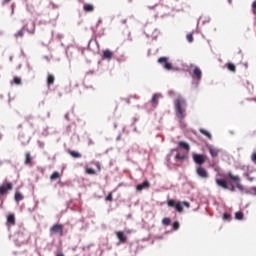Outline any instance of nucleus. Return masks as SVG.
<instances>
[{"label":"nucleus","mask_w":256,"mask_h":256,"mask_svg":"<svg viewBox=\"0 0 256 256\" xmlns=\"http://www.w3.org/2000/svg\"><path fill=\"white\" fill-rule=\"evenodd\" d=\"M50 235H59L63 237V225L62 224H55L50 228Z\"/></svg>","instance_id":"nucleus-5"},{"label":"nucleus","mask_w":256,"mask_h":256,"mask_svg":"<svg viewBox=\"0 0 256 256\" xmlns=\"http://www.w3.org/2000/svg\"><path fill=\"white\" fill-rule=\"evenodd\" d=\"M245 175V177H249V174L248 173H246V174H244Z\"/></svg>","instance_id":"nucleus-45"},{"label":"nucleus","mask_w":256,"mask_h":256,"mask_svg":"<svg viewBox=\"0 0 256 256\" xmlns=\"http://www.w3.org/2000/svg\"><path fill=\"white\" fill-rule=\"evenodd\" d=\"M167 61H169V58L167 57H160L158 59V63H160V65L164 64V69H166L167 71H171V69H173V65Z\"/></svg>","instance_id":"nucleus-7"},{"label":"nucleus","mask_w":256,"mask_h":256,"mask_svg":"<svg viewBox=\"0 0 256 256\" xmlns=\"http://www.w3.org/2000/svg\"><path fill=\"white\" fill-rule=\"evenodd\" d=\"M216 185L222 189H229V184H227V180L225 179H216Z\"/></svg>","instance_id":"nucleus-13"},{"label":"nucleus","mask_w":256,"mask_h":256,"mask_svg":"<svg viewBox=\"0 0 256 256\" xmlns=\"http://www.w3.org/2000/svg\"><path fill=\"white\" fill-rule=\"evenodd\" d=\"M193 161L197 165H203L207 161V157L203 154H193Z\"/></svg>","instance_id":"nucleus-6"},{"label":"nucleus","mask_w":256,"mask_h":256,"mask_svg":"<svg viewBox=\"0 0 256 256\" xmlns=\"http://www.w3.org/2000/svg\"><path fill=\"white\" fill-rule=\"evenodd\" d=\"M85 173H87V175H96L97 174V172L93 168H86Z\"/></svg>","instance_id":"nucleus-29"},{"label":"nucleus","mask_w":256,"mask_h":256,"mask_svg":"<svg viewBox=\"0 0 256 256\" xmlns=\"http://www.w3.org/2000/svg\"><path fill=\"white\" fill-rule=\"evenodd\" d=\"M178 145H179L180 149H184L185 151H190V149H191V146H189V143H187V142L180 141L178 143Z\"/></svg>","instance_id":"nucleus-19"},{"label":"nucleus","mask_w":256,"mask_h":256,"mask_svg":"<svg viewBox=\"0 0 256 256\" xmlns=\"http://www.w3.org/2000/svg\"><path fill=\"white\" fill-rule=\"evenodd\" d=\"M83 9L86 13H93L95 6H93V4H84Z\"/></svg>","instance_id":"nucleus-18"},{"label":"nucleus","mask_w":256,"mask_h":256,"mask_svg":"<svg viewBox=\"0 0 256 256\" xmlns=\"http://www.w3.org/2000/svg\"><path fill=\"white\" fill-rule=\"evenodd\" d=\"M116 237L120 241V243H127V235L123 231H117Z\"/></svg>","instance_id":"nucleus-10"},{"label":"nucleus","mask_w":256,"mask_h":256,"mask_svg":"<svg viewBox=\"0 0 256 256\" xmlns=\"http://www.w3.org/2000/svg\"><path fill=\"white\" fill-rule=\"evenodd\" d=\"M159 99H161L160 94H154L152 96V99L150 101V103L152 104V107H157V105H159Z\"/></svg>","instance_id":"nucleus-14"},{"label":"nucleus","mask_w":256,"mask_h":256,"mask_svg":"<svg viewBox=\"0 0 256 256\" xmlns=\"http://www.w3.org/2000/svg\"><path fill=\"white\" fill-rule=\"evenodd\" d=\"M9 191H13V183L5 180L3 185L0 186V195H7Z\"/></svg>","instance_id":"nucleus-4"},{"label":"nucleus","mask_w":256,"mask_h":256,"mask_svg":"<svg viewBox=\"0 0 256 256\" xmlns=\"http://www.w3.org/2000/svg\"><path fill=\"white\" fill-rule=\"evenodd\" d=\"M102 53H103L102 54L103 59H108V60L113 59V52L111 50H103Z\"/></svg>","instance_id":"nucleus-17"},{"label":"nucleus","mask_w":256,"mask_h":256,"mask_svg":"<svg viewBox=\"0 0 256 256\" xmlns=\"http://www.w3.org/2000/svg\"><path fill=\"white\" fill-rule=\"evenodd\" d=\"M23 83V81L21 80V78L15 76L13 78V81L11 82V85H21Z\"/></svg>","instance_id":"nucleus-25"},{"label":"nucleus","mask_w":256,"mask_h":256,"mask_svg":"<svg viewBox=\"0 0 256 256\" xmlns=\"http://www.w3.org/2000/svg\"><path fill=\"white\" fill-rule=\"evenodd\" d=\"M31 161H33V157H31V153L27 152L25 155V164L29 165L31 164Z\"/></svg>","instance_id":"nucleus-24"},{"label":"nucleus","mask_w":256,"mask_h":256,"mask_svg":"<svg viewBox=\"0 0 256 256\" xmlns=\"http://www.w3.org/2000/svg\"><path fill=\"white\" fill-rule=\"evenodd\" d=\"M53 83H55V75L48 74V76H47V85H48V87H51V85H53Z\"/></svg>","instance_id":"nucleus-21"},{"label":"nucleus","mask_w":256,"mask_h":256,"mask_svg":"<svg viewBox=\"0 0 256 256\" xmlns=\"http://www.w3.org/2000/svg\"><path fill=\"white\" fill-rule=\"evenodd\" d=\"M208 151H209L211 157H218L219 156L220 150L215 148V147H213V146H209L208 147Z\"/></svg>","instance_id":"nucleus-15"},{"label":"nucleus","mask_w":256,"mask_h":256,"mask_svg":"<svg viewBox=\"0 0 256 256\" xmlns=\"http://www.w3.org/2000/svg\"><path fill=\"white\" fill-rule=\"evenodd\" d=\"M223 220H224V221H231V214H229V213H224V214H223Z\"/></svg>","instance_id":"nucleus-31"},{"label":"nucleus","mask_w":256,"mask_h":256,"mask_svg":"<svg viewBox=\"0 0 256 256\" xmlns=\"http://www.w3.org/2000/svg\"><path fill=\"white\" fill-rule=\"evenodd\" d=\"M56 256H65V254H63V252H58L56 253Z\"/></svg>","instance_id":"nucleus-41"},{"label":"nucleus","mask_w":256,"mask_h":256,"mask_svg":"<svg viewBox=\"0 0 256 256\" xmlns=\"http://www.w3.org/2000/svg\"><path fill=\"white\" fill-rule=\"evenodd\" d=\"M27 30V25H24L22 27V29L18 30L15 34H14V37L15 39H23L24 35H25V32Z\"/></svg>","instance_id":"nucleus-11"},{"label":"nucleus","mask_w":256,"mask_h":256,"mask_svg":"<svg viewBox=\"0 0 256 256\" xmlns=\"http://www.w3.org/2000/svg\"><path fill=\"white\" fill-rule=\"evenodd\" d=\"M105 201H113V192H110L109 194H108V197H106L105 198Z\"/></svg>","instance_id":"nucleus-34"},{"label":"nucleus","mask_w":256,"mask_h":256,"mask_svg":"<svg viewBox=\"0 0 256 256\" xmlns=\"http://www.w3.org/2000/svg\"><path fill=\"white\" fill-rule=\"evenodd\" d=\"M151 187V183L147 180H145L142 184H138L136 186L137 191H143V189H149Z\"/></svg>","instance_id":"nucleus-12"},{"label":"nucleus","mask_w":256,"mask_h":256,"mask_svg":"<svg viewBox=\"0 0 256 256\" xmlns=\"http://www.w3.org/2000/svg\"><path fill=\"white\" fill-rule=\"evenodd\" d=\"M228 3L231 5V3H233V0H228Z\"/></svg>","instance_id":"nucleus-44"},{"label":"nucleus","mask_w":256,"mask_h":256,"mask_svg":"<svg viewBox=\"0 0 256 256\" xmlns=\"http://www.w3.org/2000/svg\"><path fill=\"white\" fill-rule=\"evenodd\" d=\"M28 31V33L30 34V35H34L35 34V28H33L32 30H27Z\"/></svg>","instance_id":"nucleus-39"},{"label":"nucleus","mask_w":256,"mask_h":256,"mask_svg":"<svg viewBox=\"0 0 256 256\" xmlns=\"http://www.w3.org/2000/svg\"><path fill=\"white\" fill-rule=\"evenodd\" d=\"M69 155L73 157L74 159H81L82 155L81 153L74 151V150H68Z\"/></svg>","instance_id":"nucleus-20"},{"label":"nucleus","mask_w":256,"mask_h":256,"mask_svg":"<svg viewBox=\"0 0 256 256\" xmlns=\"http://www.w3.org/2000/svg\"><path fill=\"white\" fill-rule=\"evenodd\" d=\"M226 67L228 69V71H231L232 73H235V71H237V67L235 66V64L233 63H227Z\"/></svg>","instance_id":"nucleus-22"},{"label":"nucleus","mask_w":256,"mask_h":256,"mask_svg":"<svg viewBox=\"0 0 256 256\" xmlns=\"http://www.w3.org/2000/svg\"><path fill=\"white\" fill-rule=\"evenodd\" d=\"M230 191H232V192L235 191V186L234 185L231 186Z\"/></svg>","instance_id":"nucleus-43"},{"label":"nucleus","mask_w":256,"mask_h":256,"mask_svg":"<svg viewBox=\"0 0 256 256\" xmlns=\"http://www.w3.org/2000/svg\"><path fill=\"white\" fill-rule=\"evenodd\" d=\"M181 204H182V207H183V205H184V207H190L191 206L189 204V202H187V201L181 202Z\"/></svg>","instance_id":"nucleus-37"},{"label":"nucleus","mask_w":256,"mask_h":256,"mask_svg":"<svg viewBox=\"0 0 256 256\" xmlns=\"http://www.w3.org/2000/svg\"><path fill=\"white\" fill-rule=\"evenodd\" d=\"M16 221H15V214H9L7 216V225H9L10 227H13L15 225Z\"/></svg>","instance_id":"nucleus-16"},{"label":"nucleus","mask_w":256,"mask_h":256,"mask_svg":"<svg viewBox=\"0 0 256 256\" xmlns=\"http://www.w3.org/2000/svg\"><path fill=\"white\" fill-rule=\"evenodd\" d=\"M7 3H11V0H3L2 5H7Z\"/></svg>","instance_id":"nucleus-40"},{"label":"nucleus","mask_w":256,"mask_h":256,"mask_svg":"<svg viewBox=\"0 0 256 256\" xmlns=\"http://www.w3.org/2000/svg\"><path fill=\"white\" fill-rule=\"evenodd\" d=\"M254 14H256V11L254 10Z\"/></svg>","instance_id":"nucleus-47"},{"label":"nucleus","mask_w":256,"mask_h":256,"mask_svg":"<svg viewBox=\"0 0 256 256\" xmlns=\"http://www.w3.org/2000/svg\"><path fill=\"white\" fill-rule=\"evenodd\" d=\"M200 133H201L202 135H205V137H208L209 139H212L211 133H209V131H207V130L201 128V129H200Z\"/></svg>","instance_id":"nucleus-27"},{"label":"nucleus","mask_w":256,"mask_h":256,"mask_svg":"<svg viewBox=\"0 0 256 256\" xmlns=\"http://www.w3.org/2000/svg\"><path fill=\"white\" fill-rule=\"evenodd\" d=\"M201 77H203V72L201 71V68L195 66L192 73V78L196 79L197 81H201Z\"/></svg>","instance_id":"nucleus-9"},{"label":"nucleus","mask_w":256,"mask_h":256,"mask_svg":"<svg viewBox=\"0 0 256 256\" xmlns=\"http://www.w3.org/2000/svg\"><path fill=\"white\" fill-rule=\"evenodd\" d=\"M14 199L17 203H19V201H23V194H21V192H15Z\"/></svg>","instance_id":"nucleus-23"},{"label":"nucleus","mask_w":256,"mask_h":256,"mask_svg":"<svg viewBox=\"0 0 256 256\" xmlns=\"http://www.w3.org/2000/svg\"><path fill=\"white\" fill-rule=\"evenodd\" d=\"M187 41L188 43H193V34L189 33L186 35Z\"/></svg>","instance_id":"nucleus-33"},{"label":"nucleus","mask_w":256,"mask_h":256,"mask_svg":"<svg viewBox=\"0 0 256 256\" xmlns=\"http://www.w3.org/2000/svg\"><path fill=\"white\" fill-rule=\"evenodd\" d=\"M172 227H173L174 231H177V229H179V227H180L179 222H174Z\"/></svg>","instance_id":"nucleus-36"},{"label":"nucleus","mask_w":256,"mask_h":256,"mask_svg":"<svg viewBox=\"0 0 256 256\" xmlns=\"http://www.w3.org/2000/svg\"><path fill=\"white\" fill-rule=\"evenodd\" d=\"M59 177H61V174H59V172L55 171L51 174L50 179H51V181H55V179H59Z\"/></svg>","instance_id":"nucleus-26"},{"label":"nucleus","mask_w":256,"mask_h":256,"mask_svg":"<svg viewBox=\"0 0 256 256\" xmlns=\"http://www.w3.org/2000/svg\"><path fill=\"white\" fill-rule=\"evenodd\" d=\"M252 8H253V9H256V1H254V2L252 3Z\"/></svg>","instance_id":"nucleus-42"},{"label":"nucleus","mask_w":256,"mask_h":256,"mask_svg":"<svg viewBox=\"0 0 256 256\" xmlns=\"http://www.w3.org/2000/svg\"><path fill=\"white\" fill-rule=\"evenodd\" d=\"M185 159H186L185 155L176 154V156H175L176 161H183Z\"/></svg>","instance_id":"nucleus-30"},{"label":"nucleus","mask_w":256,"mask_h":256,"mask_svg":"<svg viewBox=\"0 0 256 256\" xmlns=\"http://www.w3.org/2000/svg\"><path fill=\"white\" fill-rule=\"evenodd\" d=\"M175 109H176V116L180 121H183L185 119V106L187 105V102L182 97H179L175 100Z\"/></svg>","instance_id":"nucleus-1"},{"label":"nucleus","mask_w":256,"mask_h":256,"mask_svg":"<svg viewBox=\"0 0 256 256\" xmlns=\"http://www.w3.org/2000/svg\"><path fill=\"white\" fill-rule=\"evenodd\" d=\"M196 173L198 177H201V179H209V172H207V170L203 168V166H199L196 169Z\"/></svg>","instance_id":"nucleus-8"},{"label":"nucleus","mask_w":256,"mask_h":256,"mask_svg":"<svg viewBox=\"0 0 256 256\" xmlns=\"http://www.w3.org/2000/svg\"><path fill=\"white\" fill-rule=\"evenodd\" d=\"M243 217H244L243 212L238 211V212L235 213V219H237L238 221L243 220Z\"/></svg>","instance_id":"nucleus-28"},{"label":"nucleus","mask_w":256,"mask_h":256,"mask_svg":"<svg viewBox=\"0 0 256 256\" xmlns=\"http://www.w3.org/2000/svg\"><path fill=\"white\" fill-rule=\"evenodd\" d=\"M251 161L256 165V152H253L251 155Z\"/></svg>","instance_id":"nucleus-35"},{"label":"nucleus","mask_w":256,"mask_h":256,"mask_svg":"<svg viewBox=\"0 0 256 256\" xmlns=\"http://www.w3.org/2000/svg\"><path fill=\"white\" fill-rule=\"evenodd\" d=\"M168 207H172L178 211V213H183V204L181 202H177L174 199H169L167 201Z\"/></svg>","instance_id":"nucleus-3"},{"label":"nucleus","mask_w":256,"mask_h":256,"mask_svg":"<svg viewBox=\"0 0 256 256\" xmlns=\"http://www.w3.org/2000/svg\"><path fill=\"white\" fill-rule=\"evenodd\" d=\"M249 179V181H253V178H248Z\"/></svg>","instance_id":"nucleus-46"},{"label":"nucleus","mask_w":256,"mask_h":256,"mask_svg":"<svg viewBox=\"0 0 256 256\" xmlns=\"http://www.w3.org/2000/svg\"><path fill=\"white\" fill-rule=\"evenodd\" d=\"M163 225L168 226L171 225V219L170 218H164L162 220Z\"/></svg>","instance_id":"nucleus-32"},{"label":"nucleus","mask_w":256,"mask_h":256,"mask_svg":"<svg viewBox=\"0 0 256 256\" xmlns=\"http://www.w3.org/2000/svg\"><path fill=\"white\" fill-rule=\"evenodd\" d=\"M95 165H96L98 171H101V163L95 162Z\"/></svg>","instance_id":"nucleus-38"},{"label":"nucleus","mask_w":256,"mask_h":256,"mask_svg":"<svg viewBox=\"0 0 256 256\" xmlns=\"http://www.w3.org/2000/svg\"><path fill=\"white\" fill-rule=\"evenodd\" d=\"M227 177H229V179H231V181H233L237 187V189H239V191H245V186H243V184H241V178L239 176H235L233 175V173L228 172L227 173Z\"/></svg>","instance_id":"nucleus-2"}]
</instances>
